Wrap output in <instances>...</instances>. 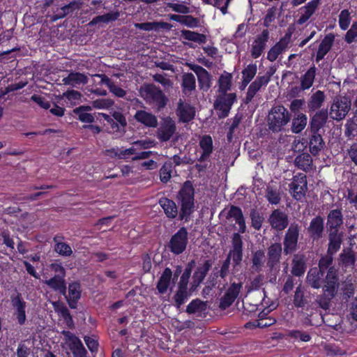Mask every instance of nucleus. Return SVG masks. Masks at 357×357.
<instances>
[{"label":"nucleus","mask_w":357,"mask_h":357,"mask_svg":"<svg viewBox=\"0 0 357 357\" xmlns=\"http://www.w3.org/2000/svg\"><path fill=\"white\" fill-rule=\"evenodd\" d=\"M334 255L326 251V254L320 257L317 267L326 273L324 294L318 295L315 299L317 305L324 310L330 309L332 300L337 294L340 287L339 271L333 266Z\"/></svg>","instance_id":"obj_1"},{"label":"nucleus","mask_w":357,"mask_h":357,"mask_svg":"<svg viewBox=\"0 0 357 357\" xmlns=\"http://www.w3.org/2000/svg\"><path fill=\"white\" fill-rule=\"evenodd\" d=\"M180 206L179 220L188 222L195 211V189L192 181H185L181 186L176 197Z\"/></svg>","instance_id":"obj_2"},{"label":"nucleus","mask_w":357,"mask_h":357,"mask_svg":"<svg viewBox=\"0 0 357 357\" xmlns=\"http://www.w3.org/2000/svg\"><path fill=\"white\" fill-rule=\"evenodd\" d=\"M291 120V114L282 105L273 106L267 116V126L273 133L286 132Z\"/></svg>","instance_id":"obj_3"},{"label":"nucleus","mask_w":357,"mask_h":357,"mask_svg":"<svg viewBox=\"0 0 357 357\" xmlns=\"http://www.w3.org/2000/svg\"><path fill=\"white\" fill-rule=\"evenodd\" d=\"M231 259L233 260L234 267L240 265L243 260V241L241 234L238 233L233 234L231 249L220 267L219 276L222 279H225L229 274Z\"/></svg>","instance_id":"obj_4"},{"label":"nucleus","mask_w":357,"mask_h":357,"mask_svg":"<svg viewBox=\"0 0 357 357\" xmlns=\"http://www.w3.org/2000/svg\"><path fill=\"white\" fill-rule=\"evenodd\" d=\"M141 97L145 102L159 112L164 109L168 102V98L161 89L154 84H146L139 90Z\"/></svg>","instance_id":"obj_5"},{"label":"nucleus","mask_w":357,"mask_h":357,"mask_svg":"<svg viewBox=\"0 0 357 357\" xmlns=\"http://www.w3.org/2000/svg\"><path fill=\"white\" fill-rule=\"evenodd\" d=\"M97 121L102 123L110 132H125L127 126V121L125 116L120 112L114 111L111 116L98 113Z\"/></svg>","instance_id":"obj_6"},{"label":"nucleus","mask_w":357,"mask_h":357,"mask_svg":"<svg viewBox=\"0 0 357 357\" xmlns=\"http://www.w3.org/2000/svg\"><path fill=\"white\" fill-rule=\"evenodd\" d=\"M301 226L296 222L291 223L285 232L283 240V253L287 256L298 249Z\"/></svg>","instance_id":"obj_7"},{"label":"nucleus","mask_w":357,"mask_h":357,"mask_svg":"<svg viewBox=\"0 0 357 357\" xmlns=\"http://www.w3.org/2000/svg\"><path fill=\"white\" fill-rule=\"evenodd\" d=\"M236 100V95L235 93H220L217 96L213 106L220 119L228 116L231 107Z\"/></svg>","instance_id":"obj_8"},{"label":"nucleus","mask_w":357,"mask_h":357,"mask_svg":"<svg viewBox=\"0 0 357 357\" xmlns=\"http://www.w3.org/2000/svg\"><path fill=\"white\" fill-rule=\"evenodd\" d=\"M188 242V230L185 227H182L172 236L168 247L173 254L178 255L185 250Z\"/></svg>","instance_id":"obj_9"},{"label":"nucleus","mask_w":357,"mask_h":357,"mask_svg":"<svg viewBox=\"0 0 357 357\" xmlns=\"http://www.w3.org/2000/svg\"><path fill=\"white\" fill-rule=\"evenodd\" d=\"M351 100L346 96H339L335 98L331 107L330 114L331 117L340 121L345 118L351 109Z\"/></svg>","instance_id":"obj_10"},{"label":"nucleus","mask_w":357,"mask_h":357,"mask_svg":"<svg viewBox=\"0 0 357 357\" xmlns=\"http://www.w3.org/2000/svg\"><path fill=\"white\" fill-rule=\"evenodd\" d=\"M61 334L64 337L66 343L72 351L73 357H87V351L80 339L69 331L63 330Z\"/></svg>","instance_id":"obj_11"},{"label":"nucleus","mask_w":357,"mask_h":357,"mask_svg":"<svg viewBox=\"0 0 357 357\" xmlns=\"http://www.w3.org/2000/svg\"><path fill=\"white\" fill-rule=\"evenodd\" d=\"M188 66L197 75L200 89L206 91H208L211 84V76L210 73L202 66L197 64L188 63Z\"/></svg>","instance_id":"obj_12"},{"label":"nucleus","mask_w":357,"mask_h":357,"mask_svg":"<svg viewBox=\"0 0 357 357\" xmlns=\"http://www.w3.org/2000/svg\"><path fill=\"white\" fill-rule=\"evenodd\" d=\"M325 275L326 273L317 267L311 268L307 274V283L314 289L322 288V294H324V287L326 284Z\"/></svg>","instance_id":"obj_13"},{"label":"nucleus","mask_w":357,"mask_h":357,"mask_svg":"<svg viewBox=\"0 0 357 357\" xmlns=\"http://www.w3.org/2000/svg\"><path fill=\"white\" fill-rule=\"evenodd\" d=\"M344 222L343 214L341 208L332 209L327 215L326 231H338Z\"/></svg>","instance_id":"obj_14"},{"label":"nucleus","mask_w":357,"mask_h":357,"mask_svg":"<svg viewBox=\"0 0 357 357\" xmlns=\"http://www.w3.org/2000/svg\"><path fill=\"white\" fill-rule=\"evenodd\" d=\"M307 231L310 238L313 241H319L323 237L324 232V219L321 215L313 218L307 227Z\"/></svg>","instance_id":"obj_15"},{"label":"nucleus","mask_w":357,"mask_h":357,"mask_svg":"<svg viewBox=\"0 0 357 357\" xmlns=\"http://www.w3.org/2000/svg\"><path fill=\"white\" fill-rule=\"evenodd\" d=\"M268 221L272 228L277 231L284 230L289 225L287 215L280 209H275L272 211Z\"/></svg>","instance_id":"obj_16"},{"label":"nucleus","mask_w":357,"mask_h":357,"mask_svg":"<svg viewBox=\"0 0 357 357\" xmlns=\"http://www.w3.org/2000/svg\"><path fill=\"white\" fill-rule=\"evenodd\" d=\"M81 284L79 282L74 281L68 284V294L65 297L69 307L71 309H76L77 303L81 298Z\"/></svg>","instance_id":"obj_17"},{"label":"nucleus","mask_w":357,"mask_h":357,"mask_svg":"<svg viewBox=\"0 0 357 357\" xmlns=\"http://www.w3.org/2000/svg\"><path fill=\"white\" fill-rule=\"evenodd\" d=\"M269 38V31L268 29H264L261 34L258 35L254 40L251 49V55L254 59L259 58L263 53L266 43Z\"/></svg>","instance_id":"obj_18"},{"label":"nucleus","mask_w":357,"mask_h":357,"mask_svg":"<svg viewBox=\"0 0 357 357\" xmlns=\"http://www.w3.org/2000/svg\"><path fill=\"white\" fill-rule=\"evenodd\" d=\"M335 36L333 33L326 34L321 41L317 54L315 61L319 63L331 51L335 41Z\"/></svg>","instance_id":"obj_19"},{"label":"nucleus","mask_w":357,"mask_h":357,"mask_svg":"<svg viewBox=\"0 0 357 357\" xmlns=\"http://www.w3.org/2000/svg\"><path fill=\"white\" fill-rule=\"evenodd\" d=\"M179 121L182 123H187L192 121L195 116V108L190 104H184L180 99L178 103L176 111Z\"/></svg>","instance_id":"obj_20"},{"label":"nucleus","mask_w":357,"mask_h":357,"mask_svg":"<svg viewBox=\"0 0 357 357\" xmlns=\"http://www.w3.org/2000/svg\"><path fill=\"white\" fill-rule=\"evenodd\" d=\"M328 233V248L327 251L331 254H336L341 248V245L344 240V232L338 231H327Z\"/></svg>","instance_id":"obj_21"},{"label":"nucleus","mask_w":357,"mask_h":357,"mask_svg":"<svg viewBox=\"0 0 357 357\" xmlns=\"http://www.w3.org/2000/svg\"><path fill=\"white\" fill-rule=\"evenodd\" d=\"M328 117V110L322 109L317 112L310 119V132H319L326 125Z\"/></svg>","instance_id":"obj_22"},{"label":"nucleus","mask_w":357,"mask_h":357,"mask_svg":"<svg viewBox=\"0 0 357 357\" xmlns=\"http://www.w3.org/2000/svg\"><path fill=\"white\" fill-rule=\"evenodd\" d=\"M307 269V259L303 254L294 255L291 261V273L295 277H302Z\"/></svg>","instance_id":"obj_23"},{"label":"nucleus","mask_w":357,"mask_h":357,"mask_svg":"<svg viewBox=\"0 0 357 357\" xmlns=\"http://www.w3.org/2000/svg\"><path fill=\"white\" fill-rule=\"evenodd\" d=\"M282 248L279 243H272L268 248L267 266L273 269L280 262L282 256Z\"/></svg>","instance_id":"obj_24"},{"label":"nucleus","mask_w":357,"mask_h":357,"mask_svg":"<svg viewBox=\"0 0 357 357\" xmlns=\"http://www.w3.org/2000/svg\"><path fill=\"white\" fill-rule=\"evenodd\" d=\"M95 77L100 78L98 84L106 85L109 91L118 98H123L126 95V91L114 84L110 78L105 74H96Z\"/></svg>","instance_id":"obj_25"},{"label":"nucleus","mask_w":357,"mask_h":357,"mask_svg":"<svg viewBox=\"0 0 357 357\" xmlns=\"http://www.w3.org/2000/svg\"><path fill=\"white\" fill-rule=\"evenodd\" d=\"M199 146L202 150V153L198 158V161L203 162L206 161L213 153V145L212 137L208 135H204L199 140Z\"/></svg>","instance_id":"obj_26"},{"label":"nucleus","mask_w":357,"mask_h":357,"mask_svg":"<svg viewBox=\"0 0 357 357\" xmlns=\"http://www.w3.org/2000/svg\"><path fill=\"white\" fill-rule=\"evenodd\" d=\"M324 146V141L319 132H310L308 146L311 154L313 155H318Z\"/></svg>","instance_id":"obj_27"},{"label":"nucleus","mask_w":357,"mask_h":357,"mask_svg":"<svg viewBox=\"0 0 357 357\" xmlns=\"http://www.w3.org/2000/svg\"><path fill=\"white\" fill-rule=\"evenodd\" d=\"M158 203L168 218L174 219L177 215L179 216L178 207L172 199L164 197L159 199Z\"/></svg>","instance_id":"obj_28"},{"label":"nucleus","mask_w":357,"mask_h":357,"mask_svg":"<svg viewBox=\"0 0 357 357\" xmlns=\"http://www.w3.org/2000/svg\"><path fill=\"white\" fill-rule=\"evenodd\" d=\"M173 273L170 268L166 267L159 278L156 284V289L159 294H165L170 286Z\"/></svg>","instance_id":"obj_29"},{"label":"nucleus","mask_w":357,"mask_h":357,"mask_svg":"<svg viewBox=\"0 0 357 357\" xmlns=\"http://www.w3.org/2000/svg\"><path fill=\"white\" fill-rule=\"evenodd\" d=\"M91 109V106L81 105L73 109L74 114L77 116L78 119L82 123H91L97 121L98 113L93 114L88 113Z\"/></svg>","instance_id":"obj_30"},{"label":"nucleus","mask_w":357,"mask_h":357,"mask_svg":"<svg viewBox=\"0 0 357 357\" xmlns=\"http://www.w3.org/2000/svg\"><path fill=\"white\" fill-rule=\"evenodd\" d=\"M176 129L175 123L171 119L167 120L158 130V139L161 142L169 141L175 133Z\"/></svg>","instance_id":"obj_31"},{"label":"nucleus","mask_w":357,"mask_h":357,"mask_svg":"<svg viewBox=\"0 0 357 357\" xmlns=\"http://www.w3.org/2000/svg\"><path fill=\"white\" fill-rule=\"evenodd\" d=\"M320 3V0H312L306 5L301 8V10H304L305 12L297 20L296 23L298 25H302L305 23L315 13L317 8Z\"/></svg>","instance_id":"obj_32"},{"label":"nucleus","mask_w":357,"mask_h":357,"mask_svg":"<svg viewBox=\"0 0 357 357\" xmlns=\"http://www.w3.org/2000/svg\"><path fill=\"white\" fill-rule=\"evenodd\" d=\"M135 120L147 127L155 128L158 121L155 115L145 110H137L134 116Z\"/></svg>","instance_id":"obj_33"},{"label":"nucleus","mask_w":357,"mask_h":357,"mask_svg":"<svg viewBox=\"0 0 357 357\" xmlns=\"http://www.w3.org/2000/svg\"><path fill=\"white\" fill-rule=\"evenodd\" d=\"M356 107L354 116L349 119L344 125V135L349 139L357 137V98L354 102Z\"/></svg>","instance_id":"obj_34"},{"label":"nucleus","mask_w":357,"mask_h":357,"mask_svg":"<svg viewBox=\"0 0 357 357\" xmlns=\"http://www.w3.org/2000/svg\"><path fill=\"white\" fill-rule=\"evenodd\" d=\"M325 100V94L324 91L318 90L313 93L308 102L307 108L309 112H312L319 109Z\"/></svg>","instance_id":"obj_35"},{"label":"nucleus","mask_w":357,"mask_h":357,"mask_svg":"<svg viewBox=\"0 0 357 357\" xmlns=\"http://www.w3.org/2000/svg\"><path fill=\"white\" fill-rule=\"evenodd\" d=\"M317 68L312 65L301 77V89L302 90L309 89L314 83L316 77Z\"/></svg>","instance_id":"obj_36"},{"label":"nucleus","mask_w":357,"mask_h":357,"mask_svg":"<svg viewBox=\"0 0 357 357\" xmlns=\"http://www.w3.org/2000/svg\"><path fill=\"white\" fill-rule=\"evenodd\" d=\"M232 79V74L227 71L220 75L218 81L220 93H228L227 91L231 89Z\"/></svg>","instance_id":"obj_37"},{"label":"nucleus","mask_w":357,"mask_h":357,"mask_svg":"<svg viewBox=\"0 0 357 357\" xmlns=\"http://www.w3.org/2000/svg\"><path fill=\"white\" fill-rule=\"evenodd\" d=\"M307 122V117L303 113H298L291 121V131L294 134L301 132L305 128Z\"/></svg>","instance_id":"obj_38"},{"label":"nucleus","mask_w":357,"mask_h":357,"mask_svg":"<svg viewBox=\"0 0 357 357\" xmlns=\"http://www.w3.org/2000/svg\"><path fill=\"white\" fill-rule=\"evenodd\" d=\"M190 296V294L188 291V286L178 283V289L173 296L176 307H180Z\"/></svg>","instance_id":"obj_39"},{"label":"nucleus","mask_w":357,"mask_h":357,"mask_svg":"<svg viewBox=\"0 0 357 357\" xmlns=\"http://www.w3.org/2000/svg\"><path fill=\"white\" fill-rule=\"evenodd\" d=\"M295 165L298 169L306 172H309L312 169V165L311 155L307 153L298 155L295 159Z\"/></svg>","instance_id":"obj_40"},{"label":"nucleus","mask_w":357,"mask_h":357,"mask_svg":"<svg viewBox=\"0 0 357 357\" xmlns=\"http://www.w3.org/2000/svg\"><path fill=\"white\" fill-rule=\"evenodd\" d=\"M181 88L185 94L195 90L196 79L192 73H186L182 75Z\"/></svg>","instance_id":"obj_41"},{"label":"nucleus","mask_w":357,"mask_h":357,"mask_svg":"<svg viewBox=\"0 0 357 357\" xmlns=\"http://www.w3.org/2000/svg\"><path fill=\"white\" fill-rule=\"evenodd\" d=\"M45 284L51 289L58 291L62 295H66L67 287L63 278L55 277L47 280Z\"/></svg>","instance_id":"obj_42"},{"label":"nucleus","mask_w":357,"mask_h":357,"mask_svg":"<svg viewBox=\"0 0 357 357\" xmlns=\"http://www.w3.org/2000/svg\"><path fill=\"white\" fill-rule=\"evenodd\" d=\"M213 261L211 259L206 260L204 264L199 266L194 272L193 278L198 283L202 282L206 278L208 272L211 268Z\"/></svg>","instance_id":"obj_43"},{"label":"nucleus","mask_w":357,"mask_h":357,"mask_svg":"<svg viewBox=\"0 0 357 357\" xmlns=\"http://www.w3.org/2000/svg\"><path fill=\"white\" fill-rule=\"evenodd\" d=\"M12 306L17 310V319L18 323L22 325V294L15 291L10 296Z\"/></svg>","instance_id":"obj_44"},{"label":"nucleus","mask_w":357,"mask_h":357,"mask_svg":"<svg viewBox=\"0 0 357 357\" xmlns=\"http://www.w3.org/2000/svg\"><path fill=\"white\" fill-rule=\"evenodd\" d=\"M62 81L66 85L73 86L74 84H86L88 82V77L81 73H70Z\"/></svg>","instance_id":"obj_45"},{"label":"nucleus","mask_w":357,"mask_h":357,"mask_svg":"<svg viewBox=\"0 0 357 357\" xmlns=\"http://www.w3.org/2000/svg\"><path fill=\"white\" fill-rule=\"evenodd\" d=\"M340 260L345 268L352 267L355 265L356 257L354 252L351 249L344 250L340 255Z\"/></svg>","instance_id":"obj_46"},{"label":"nucleus","mask_w":357,"mask_h":357,"mask_svg":"<svg viewBox=\"0 0 357 357\" xmlns=\"http://www.w3.org/2000/svg\"><path fill=\"white\" fill-rule=\"evenodd\" d=\"M181 36L189 41L204 44L206 43V36L203 33L183 29L181 31Z\"/></svg>","instance_id":"obj_47"},{"label":"nucleus","mask_w":357,"mask_h":357,"mask_svg":"<svg viewBox=\"0 0 357 357\" xmlns=\"http://www.w3.org/2000/svg\"><path fill=\"white\" fill-rule=\"evenodd\" d=\"M120 16L119 11L110 12L104 15H98L93 18L91 21L90 24L94 25L100 22L109 23L110 22H114L118 20Z\"/></svg>","instance_id":"obj_48"},{"label":"nucleus","mask_w":357,"mask_h":357,"mask_svg":"<svg viewBox=\"0 0 357 357\" xmlns=\"http://www.w3.org/2000/svg\"><path fill=\"white\" fill-rule=\"evenodd\" d=\"M174 167V166L171 161L165 162L159 172L160 179L162 183H167L171 179Z\"/></svg>","instance_id":"obj_49"},{"label":"nucleus","mask_w":357,"mask_h":357,"mask_svg":"<svg viewBox=\"0 0 357 357\" xmlns=\"http://www.w3.org/2000/svg\"><path fill=\"white\" fill-rule=\"evenodd\" d=\"M266 198L268 202L274 205H277L281 200L280 194L276 187L268 185L266 190Z\"/></svg>","instance_id":"obj_50"},{"label":"nucleus","mask_w":357,"mask_h":357,"mask_svg":"<svg viewBox=\"0 0 357 357\" xmlns=\"http://www.w3.org/2000/svg\"><path fill=\"white\" fill-rule=\"evenodd\" d=\"M206 310V304L200 299L192 300L186 307V312L188 314L202 312Z\"/></svg>","instance_id":"obj_51"},{"label":"nucleus","mask_w":357,"mask_h":357,"mask_svg":"<svg viewBox=\"0 0 357 357\" xmlns=\"http://www.w3.org/2000/svg\"><path fill=\"white\" fill-rule=\"evenodd\" d=\"M257 72V67L255 63L248 64L242 70V77L244 78V84H248L255 77Z\"/></svg>","instance_id":"obj_52"},{"label":"nucleus","mask_w":357,"mask_h":357,"mask_svg":"<svg viewBox=\"0 0 357 357\" xmlns=\"http://www.w3.org/2000/svg\"><path fill=\"white\" fill-rule=\"evenodd\" d=\"M293 303L295 307L298 308L303 307L306 304L304 296V288L301 284H299L296 289Z\"/></svg>","instance_id":"obj_53"},{"label":"nucleus","mask_w":357,"mask_h":357,"mask_svg":"<svg viewBox=\"0 0 357 357\" xmlns=\"http://www.w3.org/2000/svg\"><path fill=\"white\" fill-rule=\"evenodd\" d=\"M243 119L242 114H236L233 119H231V124L229 127V131L227 134V140L229 143L232 142L234 138V133L235 130L239 126Z\"/></svg>","instance_id":"obj_54"},{"label":"nucleus","mask_w":357,"mask_h":357,"mask_svg":"<svg viewBox=\"0 0 357 357\" xmlns=\"http://www.w3.org/2000/svg\"><path fill=\"white\" fill-rule=\"evenodd\" d=\"M84 340L91 354H96L99 347L98 336L95 335H92L91 336L85 335L84 337Z\"/></svg>","instance_id":"obj_55"},{"label":"nucleus","mask_w":357,"mask_h":357,"mask_svg":"<svg viewBox=\"0 0 357 357\" xmlns=\"http://www.w3.org/2000/svg\"><path fill=\"white\" fill-rule=\"evenodd\" d=\"M250 217L251 219L252 227L256 230H259L262 226L264 217L255 208L251 209Z\"/></svg>","instance_id":"obj_56"},{"label":"nucleus","mask_w":357,"mask_h":357,"mask_svg":"<svg viewBox=\"0 0 357 357\" xmlns=\"http://www.w3.org/2000/svg\"><path fill=\"white\" fill-rule=\"evenodd\" d=\"M351 13L348 9L342 10L339 15V26L342 30H347L351 23Z\"/></svg>","instance_id":"obj_57"},{"label":"nucleus","mask_w":357,"mask_h":357,"mask_svg":"<svg viewBox=\"0 0 357 357\" xmlns=\"http://www.w3.org/2000/svg\"><path fill=\"white\" fill-rule=\"evenodd\" d=\"M285 49L284 46L277 42L268 52L267 59L271 62L275 61Z\"/></svg>","instance_id":"obj_58"},{"label":"nucleus","mask_w":357,"mask_h":357,"mask_svg":"<svg viewBox=\"0 0 357 357\" xmlns=\"http://www.w3.org/2000/svg\"><path fill=\"white\" fill-rule=\"evenodd\" d=\"M195 265V260H191L190 261H189L183 273H182V275L180 278V280H179L178 283L183 284H186V286L188 285L189 279H190V277L192 273V270L194 268Z\"/></svg>","instance_id":"obj_59"},{"label":"nucleus","mask_w":357,"mask_h":357,"mask_svg":"<svg viewBox=\"0 0 357 357\" xmlns=\"http://www.w3.org/2000/svg\"><path fill=\"white\" fill-rule=\"evenodd\" d=\"M344 41L348 44L357 42V22H354L344 35Z\"/></svg>","instance_id":"obj_60"},{"label":"nucleus","mask_w":357,"mask_h":357,"mask_svg":"<svg viewBox=\"0 0 357 357\" xmlns=\"http://www.w3.org/2000/svg\"><path fill=\"white\" fill-rule=\"evenodd\" d=\"M54 250L58 254L64 257H69L73 253L70 246L65 242L56 243Z\"/></svg>","instance_id":"obj_61"},{"label":"nucleus","mask_w":357,"mask_h":357,"mask_svg":"<svg viewBox=\"0 0 357 357\" xmlns=\"http://www.w3.org/2000/svg\"><path fill=\"white\" fill-rule=\"evenodd\" d=\"M292 197L296 200H301L305 195L307 188L296 185H289Z\"/></svg>","instance_id":"obj_62"},{"label":"nucleus","mask_w":357,"mask_h":357,"mask_svg":"<svg viewBox=\"0 0 357 357\" xmlns=\"http://www.w3.org/2000/svg\"><path fill=\"white\" fill-rule=\"evenodd\" d=\"M289 336L291 338L299 340L301 342H307L311 340V336L309 333L299 330H292L289 332Z\"/></svg>","instance_id":"obj_63"},{"label":"nucleus","mask_w":357,"mask_h":357,"mask_svg":"<svg viewBox=\"0 0 357 357\" xmlns=\"http://www.w3.org/2000/svg\"><path fill=\"white\" fill-rule=\"evenodd\" d=\"M264 257V252L261 250H257L254 252L252 258L253 267L256 269H260L263 266Z\"/></svg>","instance_id":"obj_64"}]
</instances>
